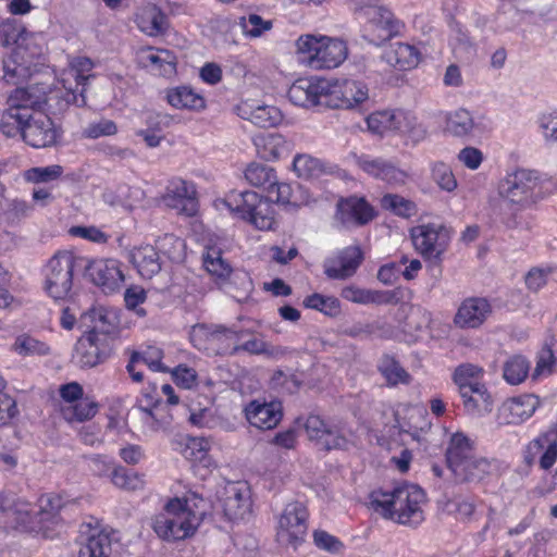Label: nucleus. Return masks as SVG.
<instances>
[{
	"mask_svg": "<svg viewBox=\"0 0 557 557\" xmlns=\"http://www.w3.org/2000/svg\"><path fill=\"white\" fill-rule=\"evenodd\" d=\"M94 62L85 57L71 60L53 88L44 82L13 90L8 97L7 109L0 119V133L9 138H21L33 148L54 146L61 129L47 114L37 110L47 106L61 111L69 104L83 107L85 85L92 77Z\"/></svg>",
	"mask_w": 557,
	"mask_h": 557,
	"instance_id": "1",
	"label": "nucleus"
},
{
	"mask_svg": "<svg viewBox=\"0 0 557 557\" xmlns=\"http://www.w3.org/2000/svg\"><path fill=\"white\" fill-rule=\"evenodd\" d=\"M553 184L550 177L536 170L517 168L506 172L497 184V194L504 207L492 208L494 221L506 230L530 231L531 216L523 214V211L544 200L552 193L549 185Z\"/></svg>",
	"mask_w": 557,
	"mask_h": 557,
	"instance_id": "2",
	"label": "nucleus"
},
{
	"mask_svg": "<svg viewBox=\"0 0 557 557\" xmlns=\"http://www.w3.org/2000/svg\"><path fill=\"white\" fill-rule=\"evenodd\" d=\"M205 515V499L194 492H188L182 497L169 498L162 510L152 518L151 528L160 540L175 543L191 537Z\"/></svg>",
	"mask_w": 557,
	"mask_h": 557,
	"instance_id": "3",
	"label": "nucleus"
},
{
	"mask_svg": "<svg viewBox=\"0 0 557 557\" xmlns=\"http://www.w3.org/2000/svg\"><path fill=\"white\" fill-rule=\"evenodd\" d=\"M0 42L4 47H14L13 66L9 62L3 65V79L12 84L16 83V78L32 75V66L38 63L47 49L45 33L29 32L11 18L0 24Z\"/></svg>",
	"mask_w": 557,
	"mask_h": 557,
	"instance_id": "4",
	"label": "nucleus"
},
{
	"mask_svg": "<svg viewBox=\"0 0 557 557\" xmlns=\"http://www.w3.org/2000/svg\"><path fill=\"white\" fill-rule=\"evenodd\" d=\"M425 502L423 490L406 482L392 491L379 490L370 495V504L375 512L405 525H418L424 520Z\"/></svg>",
	"mask_w": 557,
	"mask_h": 557,
	"instance_id": "5",
	"label": "nucleus"
},
{
	"mask_svg": "<svg viewBox=\"0 0 557 557\" xmlns=\"http://www.w3.org/2000/svg\"><path fill=\"white\" fill-rule=\"evenodd\" d=\"M213 206L218 211H227L259 231H270L275 225L273 203L252 190H233L224 198L215 199Z\"/></svg>",
	"mask_w": 557,
	"mask_h": 557,
	"instance_id": "6",
	"label": "nucleus"
},
{
	"mask_svg": "<svg viewBox=\"0 0 557 557\" xmlns=\"http://www.w3.org/2000/svg\"><path fill=\"white\" fill-rule=\"evenodd\" d=\"M299 59L317 70L335 69L348 55L346 42L323 35H304L296 42Z\"/></svg>",
	"mask_w": 557,
	"mask_h": 557,
	"instance_id": "7",
	"label": "nucleus"
},
{
	"mask_svg": "<svg viewBox=\"0 0 557 557\" xmlns=\"http://www.w3.org/2000/svg\"><path fill=\"white\" fill-rule=\"evenodd\" d=\"M75 257L70 251H58L44 268V289L54 300L67 298L73 287Z\"/></svg>",
	"mask_w": 557,
	"mask_h": 557,
	"instance_id": "8",
	"label": "nucleus"
},
{
	"mask_svg": "<svg viewBox=\"0 0 557 557\" xmlns=\"http://www.w3.org/2000/svg\"><path fill=\"white\" fill-rule=\"evenodd\" d=\"M414 249L428 260H440L451 240V230L443 223H421L410 228Z\"/></svg>",
	"mask_w": 557,
	"mask_h": 557,
	"instance_id": "9",
	"label": "nucleus"
},
{
	"mask_svg": "<svg viewBox=\"0 0 557 557\" xmlns=\"http://www.w3.org/2000/svg\"><path fill=\"white\" fill-rule=\"evenodd\" d=\"M367 23L363 37L371 44L380 46L400 34L404 24L393 12L383 5H370L363 10Z\"/></svg>",
	"mask_w": 557,
	"mask_h": 557,
	"instance_id": "10",
	"label": "nucleus"
},
{
	"mask_svg": "<svg viewBox=\"0 0 557 557\" xmlns=\"http://www.w3.org/2000/svg\"><path fill=\"white\" fill-rule=\"evenodd\" d=\"M444 128L453 137L476 139L488 134L492 124L484 114L457 109L445 113Z\"/></svg>",
	"mask_w": 557,
	"mask_h": 557,
	"instance_id": "11",
	"label": "nucleus"
},
{
	"mask_svg": "<svg viewBox=\"0 0 557 557\" xmlns=\"http://www.w3.org/2000/svg\"><path fill=\"white\" fill-rule=\"evenodd\" d=\"M308 512L304 504L293 502L285 506L283 512L278 517L276 537L283 545L297 546L307 534Z\"/></svg>",
	"mask_w": 557,
	"mask_h": 557,
	"instance_id": "12",
	"label": "nucleus"
},
{
	"mask_svg": "<svg viewBox=\"0 0 557 557\" xmlns=\"http://www.w3.org/2000/svg\"><path fill=\"white\" fill-rule=\"evenodd\" d=\"M327 107L331 109H355L369 99L368 85L360 79H329Z\"/></svg>",
	"mask_w": 557,
	"mask_h": 557,
	"instance_id": "13",
	"label": "nucleus"
},
{
	"mask_svg": "<svg viewBox=\"0 0 557 557\" xmlns=\"http://www.w3.org/2000/svg\"><path fill=\"white\" fill-rule=\"evenodd\" d=\"M391 414L393 416L394 423L386 432L388 434H392L393 430H398L420 441L421 434L431 426V422L428 420V412L421 405L401 403L391 410Z\"/></svg>",
	"mask_w": 557,
	"mask_h": 557,
	"instance_id": "14",
	"label": "nucleus"
},
{
	"mask_svg": "<svg viewBox=\"0 0 557 557\" xmlns=\"http://www.w3.org/2000/svg\"><path fill=\"white\" fill-rule=\"evenodd\" d=\"M135 61L140 69L153 76L172 78L176 74V55L168 49L140 47L135 52Z\"/></svg>",
	"mask_w": 557,
	"mask_h": 557,
	"instance_id": "15",
	"label": "nucleus"
},
{
	"mask_svg": "<svg viewBox=\"0 0 557 557\" xmlns=\"http://www.w3.org/2000/svg\"><path fill=\"white\" fill-rule=\"evenodd\" d=\"M329 79L302 77L293 83L288 89L289 100L299 107L325 106L329 99Z\"/></svg>",
	"mask_w": 557,
	"mask_h": 557,
	"instance_id": "16",
	"label": "nucleus"
},
{
	"mask_svg": "<svg viewBox=\"0 0 557 557\" xmlns=\"http://www.w3.org/2000/svg\"><path fill=\"white\" fill-rule=\"evenodd\" d=\"M87 274L104 294L119 292L125 281L122 263L113 258L91 261L87 268Z\"/></svg>",
	"mask_w": 557,
	"mask_h": 557,
	"instance_id": "17",
	"label": "nucleus"
},
{
	"mask_svg": "<svg viewBox=\"0 0 557 557\" xmlns=\"http://www.w3.org/2000/svg\"><path fill=\"white\" fill-rule=\"evenodd\" d=\"M218 508L231 521L244 519L250 513L251 496L246 483H228L219 498Z\"/></svg>",
	"mask_w": 557,
	"mask_h": 557,
	"instance_id": "18",
	"label": "nucleus"
},
{
	"mask_svg": "<svg viewBox=\"0 0 557 557\" xmlns=\"http://www.w3.org/2000/svg\"><path fill=\"white\" fill-rule=\"evenodd\" d=\"M305 430L311 441H315L325 449H346L350 443L343 426L329 424L319 416H309L305 422Z\"/></svg>",
	"mask_w": 557,
	"mask_h": 557,
	"instance_id": "19",
	"label": "nucleus"
},
{
	"mask_svg": "<svg viewBox=\"0 0 557 557\" xmlns=\"http://www.w3.org/2000/svg\"><path fill=\"white\" fill-rule=\"evenodd\" d=\"M557 460V428L553 426L532 440L525 447L524 461L532 466L536 461L541 469H550Z\"/></svg>",
	"mask_w": 557,
	"mask_h": 557,
	"instance_id": "20",
	"label": "nucleus"
},
{
	"mask_svg": "<svg viewBox=\"0 0 557 557\" xmlns=\"http://www.w3.org/2000/svg\"><path fill=\"white\" fill-rule=\"evenodd\" d=\"M205 248L203 267L220 283H224L233 272L231 264L222 257L225 238L208 233L202 238Z\"/></svg>",
	"mask_w": 557,
	"mask_h": 557,
	"instance_id": "21",
	"label": "nucleus"
},
{
	"mask_svg": "<svg viewBox=\"0 0 557 557\" xmlns=\"http://www.w3.org/2000/svg\"><path fill=\"white\" fill-rule=\"evenodd\" d=\"M196 187L191 182L182 178L172 180L166 188L164 202L178 213L193 216L198 211Z\"/></svg>",
	"mask_w": 557,
	"mask_h": 557,
	"instance_id": "22",
	"label": "nucleus"
},
{
	"mask_svg": "<svg viewBox=\"0 0 557 557\" xmlns=\"http://www.w3.org/2000/svg\"><path fill=\"white\" fill-rule=\"evenodd\" d=\"M110 352L108 338L85 333L75 346L74 359L81 367H95L102 362Z\"/></svg>",
	"mask_w": 557,
	"mask_h": 557,
	"instance_id": "23",
	"label": "nucleus"
},
{
	"mask_svg": "<svg viewBox=\"0 0 557 557\" xmlns=\"http://www.w3.org/2000/svg\"><path fill=\"white\" fill-rule=\"evenodd\" d=\"M244 412L252 426L262 430L275 428L283 418V407L278 400H252Z\"/></svg>",
	"mask_w": 557,
	"mask_h": 557,
	"instance_id": "24",
	"label": "nucleus"
},
{
	"mask_svg": "<svg viewBox=\"0 0 557 557\" xmlns=\"http://www.w3.org/2000/svg\"><path fill=\"white\" fill-rule=\"evenodd\" d=\"M351 160L359 169L367 174L380 178L388 184H404L406 173L381 158H373L368 154H352Z\"/></svg>",
	"mask_w": 557,
	"mask_h": 557,
	"instance_id": "25",
	"label": "nucleus"
},
{
	"mask_svg": "<svg viewBox=\"0 0 557 557\" xmlns=\"http://www.w3.org/2000/svg\"><path fill=\"white\" fill-rule=\"evenodd\" d=\"M540 399L532 394L511 397L499 408V418L507 424H520L530 419L540 407Z\"/></svg>",
	"mask_w": 557,
	"mask_h": 557,
	"instance_id": "26",
	"label": "nucleus"
},
{
	"mask_svg": "<svg viewBox=\"0 0 557 557\" xmlns=\"http://www.w3.org/2000/svg\"><path fill=\"white\" fill-rule=\"evenodd\" d=\"M182 445V455L193 463L197 471H206L201 476H205L216 467L214 459L210 455L211 441L209 438L186 436Z\"/></svg>",
	"mask_w": 557,
	"mask_h": 557,
	"instance_id": "27",
	"label": "nucleus"
},
{
	"mask_svg": "<svg viewBox=\"0 0 557 557\" xmlns=\"http://www.w3.org/2000/svg\"><path fill=\"white\" fill-rule=\"evenodd\" d=\"M492 312L491 304L485 298H468L459 307L455 323L460 327L480 326Z\"/></svg>",
	"mask_w": 557,
	"mask_h": 557,
	"instance_id": "28",
	"label": "nucleus"
},
{
	"mask_svg": "<svg viewBox=\"0 0 557 557\" xmlns=\"http://www.w3.org/2000/svg\"><path fill=\"white\" fill-rule=\"evenodd\" d=\"M382 58L394 69L409 71L418 66L421 53L413 45L393 42L384 49Z\"/></svg>",
	"mask_w": 557,
	"mask_h": 557,
	"instance_id": "29",
	"label": "nucleus"
},
{
	"mask_svg": "<svg viewBox=\"0 0 557 557\" xmlns=\"http://www.w3.org/2000/svg\"><path fill=\"white\" fill-rule=\"evenodd\" d=\"M238 114L259 127H273L281 123V111L273 106L260 104L256 101H243L238 108Z\"/></svg>",
	"mask_w": 557,
	"mask_h": 557,
	"instance_id": "30",
	"label": "nucleus"
},
{
	"mask_svg": "<svg viewBox=\"0 0 557 557\" xmlns=\"http://www.w3.org/2000/svg\"><path fill=\"white\" fill-rule=\"evenodd\" d=\"M361 260L362 252L359 247H347L326 262L325 273L332 278H346L356 272Z\"/></svg>",
	"mask_w": 557,
	"mask_h": 557,
	"instance_id": "31",
	"label": "nucleus"
},
{
	"mask_svg": "<svg viewBox=\"0 0 557 557\" xmlns=\"http://www.w3.org/2000/svg\"><path fill=\"white\" fill-rule=\"evenodd\" d=\"M128 258L131 263L144 278H151L161 270V261L157 249L149 244L134 246Z\"/></svg>",
	"mask_w": 557,
	"mask_h": 557,
	"instance_id": "32",
	"label": "nucleus"
},
{
	"mask_svg": "<svg viewBox=\"0 0 557 557\" xmlns=\"http://www.w3.org/2000/svg\"><path fill=\"white\" fill-rule=\"evenodd\" d=\"M474 453V442L463 432L449 434L445 457L451 472L460 470V466Z\"/></svg>",
	"mask_w": 557,
	"mask_h": 557,
	"instance_id": "33",
	"label": "nucleus"
},
{
	"mask_svg": "<svg viewBox=\"0 0 557 557\" xmlns=\"http://www.w3.org/2000/svg\"><path fill=\"white\" fill-rule=\"evenodd\" d=\"M252 140L257 154L265 161H276L290 151V144L278 133H260Z\"/></svg>",
	"mask_w": 557,
	"mask_h": 557,
	"instance_id": "34",
	"label": "nucleus"
},
{
	"mask_svg": "<svg viewBox=\"0 0 557 557\" xmlns=\"http://www.w3.org/2000/svg\"><path fill=\"white\" fill-rule=\"evenodd\" d=\"M85 319L90 322V330L87 333H96V336L108 338L115 334L119 327V314L114 309L106 307H94L86 314Z\"/></svg>",
	"mask_w": 557,
	"mask_h": 557,
	"instance_id": "35",
	"label": "nucleus"
},
{
	"mask_svg": "<svg viewBox=\"0 0 557 557\" xmlns=\"http://www.w3.org/2000/svg\"><path fill=\"white\" fill-rule=\"evenodd\" d=\"M392 134H398L418 144L426 137V128L418 122L412 112L398 109L392 110Z\"/></svg>",
	"mask_w": 557,
	"mask_h": 557,
	"instance_id": "36",
	"label": "nucleus"
},
{
	"mask_svg": "<svg viewBox=\"0 0 557 557\" xmlns=\"http://www.w3.org/2000/svg\"><path fill=\"white\" fill-rule=\"evenodd\" d=\"M336 216L343 224H364L373 218V209L363 198L350 197L338 202Z\"/></svg>",
	"mask_w": 557,
	"mask_h": 557,
	"instance_id": "37",
	"label": "nucleus"
},
{
	"mask_svg": "<svg viewBox=\"0 0 557 557\" xmlns=\"http://www.w3.org/2000/svg\"><path fill=\"white\" fill-rule=\"evenodd\" d=\"M165 99L172 108L177 110L198 112L206 108L205 97L187 85L166 89Z\"/></svg>",
	"mask_w": 557,
	"mask_h": 557,
	"instance_id": "38",
	"label": "nucleus"
},
{
	"mask_svg": "<svg viewBox=\"0 0 557 557\" xmlns=\"http://www.w3.org/2000/svg\"><path fill=\"white\" fill-rule=\"evenodd\" d=\"M459 396L466 413L471 417H484L493 410V397L486 384L460 393Z\"/></svg>",
	"mask_w": 557,
	"mask_h": 557,
	"instance_id": "39",
	"label": "nucleus"
},
{
	"mask_svg": "<svg viewBox=\"0 0 557 557\" xmlns=\"http://www.w3.org/2000/svg\"><path fill=\"white\" fill-rule=\"evenodd\" d=\"M495 470L496 465L493 461L474 453L453 474L458 482H481Z\"/></svg>",
	"mask_w": 557,
	"mask_h": 557,
	"instance_id": "40",
	"label": "nucleus"
},
{
	"mask_svg": "<svg viewBox=\"0 0 557 557\" xmlns=\"http://www.w3.org/2000/svg\"><path fill=\"white\" fill-rule=\"evenodd\" d=\"M140 421L146 433H157L168 430L172 416L166 405L160 400L152 401L150 407H138Z\"/></svg>",
	"mask_w": 557,
	"mask_h": 557,
	"instance_id": "41",
	"label": "nucleus"
},
{
	"mask_svg": "<svg viewBox=\"0 0 557 557\" xmlns=\"http://www.w3.org/2000/svg\"><path fill=\"white\" fill-rule=\"evenodd\" d=\"M269 196L276 202L285 206L301 207L311 202V196L306 188L300 185L292 186L287 183H275L268 189Z\"/></svg>",
	"mask_w": 557,
	"mask_h": 557,
	"instance_id": "42",
	"label": "nucleus"
},
{
	"mask_svg": "<svg viewBox=\"0 0 557 557\" xmlns=\"http://www.w3.org/2000/svg\"><path fill=\"white\" fill-rule=\"evenodd\" d=\"M11 350L20 357H45L50 355V345L37 335L24 332L15 336Z\"/></svg>",
	"mask_w": 557,
	"mask_h": 557,
	"instance_id": "43",
	"label": "nucleus"
},
{
	"mask_svg": "<svg viewBox=\"0 0 557 557\" xmlns=\"http://www.w3.org/2000/svg\"><path fill=\"white\" fill-rule=\"evenodd\" d=\"M485 371L482 367L474 363H461L455 368L451 380L458 388V393H463L484 383Z\"/></svg>",
	"mask_w": 557,
	"mask_h": 557,
	"instance_id": "44",
	"label": "nucleus"
},
{
	"mask_svg": "<svg viewBox=\"0 0 557 557\" xmlns=\"http://www.w3.org/2000/svg\"><path fill=\"white\" fill-rule=\"evenodd\" d=\"M135 22L138 28L149 36H157L166 28V16L156 5L141 8L136 14Z\"/></svg>",
	"mask_w": 557,
	"mask_h": 557,
	"instance_id": "45",
	"label": "nucleus"
},
{
	"mask_svg": "<svg viewBox=\"0 0 557 557\" xmlns=\"http://www.w3.org/2000/svg\"><path fill=\"white\" fill-rule=\"evenodd\" d=\"M113 539H115V532L92 530L87 544L79 552V557H109Z\"/></svg>",
	"mask_w": 557,
	"mask_h": 557,
	"instance_id": "46",
	"label": "nucleus"
},
{
	"mask_svg": "<svg viewBox=\"0 0 557 557\" xmlns=\"http://www.w3.org/2000/svg\"><path fill=\"white\" fill-rule=\"evenodd\" d=\"M240 335L237 331L215 325L210 352L218 355L232 354L238 350Z\"/></svg>",
	"mask_w": 557,
	"mask_h": 557,
	"instance_id": "47",
	"label": "nucleus"
},
{
	"mask_svg": "<svg viewBox=\"0 0 557 557\" xmlns=\"http://www.w3.org/2000/svg\"><path fill=\"white\" fill-rule=\"evenodd\" d=\"M64 173L60 164H50L47 166H34L25 170L22 174L25 182L39 185H50L58 182Z\"/></svg>",
	"mask_w": 557,
	"mask_h": 557,
	"instance_id": "48",
	"label": "nucleus"
},
{
	"mask_svg": "<svg viewBox=\"0 0 557 557\" xmlns=\"http://www.w3.org/2000/svg\"><path fill=\"white\" fill-rule=\"evenodd\" d=\"M379 371L386 380L387 385L408 384L410 374L392 356H384L379 362Z\"/></svg>",
	"mask_w": 557,
	"mask_h": 557,
	"instance_id": "49",
	"label": "nucleus"
},
{
	"mask_svg": "<svg viewBox=\"0 0 557 557\" xmlns=\"http://www.w3.org/2000/svg\"><path fill=\"white\" fill-rule=\"evenodd\" d=\"M530 371V362L520 355L512 356L506 360L503 367L504 380L510 385L522 383Z\"/></svg>",
	"mask_w": 557,
	"mask_h": 557,
	"instance_id": "50",
	"label": "nucleus"
},
{
	"mask_svg": "<svg viewBox=\"0 0 557 557\" xmlns=\"http://www.w3.org/2000/svg\"><path fill=\"white\" fill-rule=\"evenodd\" d=\"M246 181L256 187L269 189L275 183L276 173L273 168L252 162L244 172Z\"/></svg>",
	"mask_w": 557,
	"mask_h": 557,
	"instance_id": "51",
	"label": "nucleus"
},
{
	"mask_svg": "<svg viewBox=\"0 0 557 557\" xmlns=\"http://www.w3.org/2000/svg\"><path fill=\"white\" fill-rule=\"evenodd\" d=\"M239 26L245 37L256 39L269 33L273 23L271 20H265L256 13H249L240 17Z\"/></svg>",
	"mask_w": 557,
	"mask_h": 557,
	"instance_id": "52",
	"label": "nucleus"
},
{
	"mask_svg": "<svg viewBox=\"0 0 557 557\" xmlns=\"http://www.w3.org/2000/svg\"><path fill=\"white\" fill-rule=\"evenodd\" d=\"M111 482L114 486L126 491L140 490L145 485L144 474L127 470L121 466H116L113 469Z\"/></svg>",
	"mask_w": 557,
	"mask_h": 557,
	"instance_id": "53",
	"label": "nucleus"
},
{
	"mask_svg": "<svg viewBox=\"0 0 557 557\" xmlns=\"http://www.w3.org/2000/svg\"><path fill=\"white\" fill-rule=\"evenodd\" d=\"M98 411L96 401L89 398H82L72 405H64L63 416L69 421H84L91 419Z\"/></svg>",
	"mask_w": 557,
	"mask_h": 557,
	"instance_id": "54",
	"label": "nucleus"
},
{
	"mask_svg": "<svg viewBox=\"0 0 557 557\" xmlns=\"http://www.w3.org/2000/svg\"><path fill=\"white\" fill-rule=\"evenodd\" d=\"M383 209L401 218H411L417 213V206L399 195L386 194L381 199Z\"/></svg>",
	"mask_w": 557,
	"mask_h": 557,
	"instance_id": "55",
	"label": "nucleus"
},
{
	"mask_svg": "<svg viewBox=\"0 0 557 557\" xmlns=\"http://www.w3.org/2000/svg\"><path fill=\"white\" fill-rule=\"evenodd\" d=\"M293 170L298 177L308 180L318 177L323 172V166L319 159L310 154L301 153L295 156Z\"/></svg>",
	"mask_w": 557,
	"mask_h": 557,
	"instance_id": "56",
	"label": "nucleus"
},
{
	"mask_svg": "<svg viewBox=\"0 0 557 557\" xmlns=\"http://www.w3.org/2000/svg\"><path fill=\"white\" fill-rule=\"evenodd\" d=\"M144 198V191L138 187L120 186L116 199H112L110 194L104 195L106 202L110 205H120L127 209L136 207Z\"/></svg>",
	"mask_w": 557,
	"mask_h": 557,
	"instance_id": "57",
	"label": "nucleus"
},
{
	"mask_svg": "<svg viewBox=\"0 0 557 557\" xmlns=\"http://www.w3.org/2000/svg\"><path fill=\"white\" fill-rule=\"evenodd\" d=\"M159 249L174 262L183 261L186 256L185 242L172 234H166L160 238Z\"/></svg>",
	"mask_w": 557,
	"mask_h": 557,
	"instance_id": "58",
	"label": "nucleus"
},
{
	"mask_svg": "<svg viewBox=\"0 0 557 557\" xmlns=\"http://www.w3.org/2000/svg\"><path fill=\"white\" fill-rule=\"evenodd\" d=\"M433 181L437 186L448 193L454 191L458 184L451 168L444 162H434L431 166Z\"/></svg>",
	"mask_w": 557,
	"mask_h": 557,
	"instance_id": "59",
	"label": "nucleus"
},
{
	"mask_svg": "<svg viewBox=\"0 0 557 557\" xmlns=\"http://www.w3.org/2000/svg\"><path fill=\"white\" fill-rule=\"evenodd\" d=\"M304 306L330 317H334L339 312V301L335 297L323 296L321 294H312L306 297Z\"/></svg>",
	"mask_w": 557,
	"mask_h": 557,
	"instance_id": "60",
	"label": "nucleus"
},
{
	"mask_svg": "<svg viewBox=\"0 0 557 557\" xmlns=\"http://www.w3.org/2000/svg\"><path fill=\"white\" fill-rule=\"evenodd\" d=\"M536 125L539 133L546 143H557V110L540 113Z\"/></svg>",
	"mask_w": 557,
	"mask_h": 557,
	"instance_id": "61",
	"label": "nucleus"
},
{
	"mask_svg": "<svg viewBox=\"0 0 557 557\" xmlns=\"http://www.w3.org/2000/svg\"><path fill=\"white\" fill-rule=\"evenodd\" d=\"M16 414V401L8 393L7 382L0 376V428L9 424Z\"/></svg>",
	"mask_w": 557,
	"mask_h": 557,
	"instance_id": "62",
	"label": "nucleus"
},
{
	"mask_svg": "<svg viewBox=\"0 0 557 557\" xmlns=\"http://www.w3.org/2000/svg\"><path fill=\"white\" fill-rule=\"evenodd\" d=\"M368 129L377 135L392 134V110H382L371 113L367 120Z\"/></svg>",
	"mask_w": 557,
	"mask_h": 557,
	"instance_id": "63",
	"label": "nucleus"
},
{
	"mask_svg": "<svg viewBox=\"0 0 557 557\" xmlns=\"http://www.w3.org/2000/svg\"><path fill=\"white\" fill-rule=\"evenodd\" d=\"M431 323V314L420 307H412L407 318L406 326L414 330V337L421 338L426 333Z\"/></svg>",
	"mask_w": 557,
	"mask_h": 557,
	"instance_id": "64",
	"label": "nucleus"
}]
</instances>
